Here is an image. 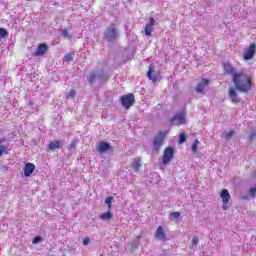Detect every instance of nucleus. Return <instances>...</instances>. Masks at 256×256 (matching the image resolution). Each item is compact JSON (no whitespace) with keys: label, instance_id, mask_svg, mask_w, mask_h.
I'll return each instance as SVG.
<instances>
[{"label":"nucleus","instance_id":"1","mask_svg":"<svg viewBox=\"0 0 256 256\" xmlns=\"http://www.w3.org/2000/svg\"><path fill=\"white\" fill-rule=\"evenodd\" d=\"M223 71L232 76V83L236 91L250 93L253 90V76L251 74L243 70L237 72V68L231 65V63H225L223 65Z\"/></svg>","mask_w":256,"mask_h":256},{"label":"nucleus","instance_id":"2","mask_svg":"<svg viewBox=\"0 0 256 256\" xmlns=\"http://www.w3.org/2000/svg\"><path fill=\"white\" fill-rule=\"evenodd\" d=\"M165 137H167V131L159 132L157 136L153 140L152 147L154 149V153H159L161 147L165 143Z\"/></svg>","mask_w":256,"mask_h":256},{"label":"nucleus","instance_id":"3","mask_svg":"<svg viewBox=\"0 0 256 256\" xmlns=\"http://www.w3.org/2000/svg\"><path fill=\"white\" fill-rule=\"evenodd\" d=\"M104 39L109 43L119 39V32L117 31V28L114 26H108L104 31Z\"/></svg>","mask_w":256,"mask_h":256},{"label":"nucleus","instance_id":"4","mask_svg":"<svg viewBox=\"0 0 256 256\" xmlns=\"http://www.w3.org/2000/svg\"><path fill=\"white\" fill-rule=\"evenodd\" d=\"M120 103L124 109H131L135 105V95L133 93H128L120 97Z\"/></svg>","mask_w":256,"mask_h":256},{"label":"nucleus","instance_id":"5","mask_svg":"<svg viewBox=\"0 0 256 256\" xmlns=\"http://www.w3.org/2000/svg\"><path fill=\"white\" fill-rule=\"evenodd\" d=\"M175 155V149L173 147H166L162 157L163 165H169Z\"/></svg>","mask_w":256,"mask_h":256},{"label":"nucleus","instance_id":"6","mask_svg":"<svg viewBox=\"0 0 256 256\" xmlns=\"http://www.w3.org/2000/svg\"><path fill=\"white\" fill-rule=\"evenodd\" d=\"M220 197L222 199V209L227 211L229 209V201L231 200V194H229V190L222 189L220 192Z\"/></svg>","mask_w":256,"mask_h":256},{"label":"nucleus","instance_id":"7","mask_svg":"<svg viewBox=\"0 0 256 256\" xmlns=\"http://www.w3.org/2000/svg\"><path fill=\"white\" fill-rule=\"evenodd\" d=\"M170 123H172V125H177L178 127L187 123L185 120V110H182L180 113H177L174 117H172L170 119Z\"/></svg>","mask_w":256,"mask_h":256},{"label":"nucleus","instance_id":"8","mask_svg":"<svg viewBox=\"0 0 256 256\" xmlns=\"http://www.w3.org/2000/svg\"><path fill=\"white\" fill-rule=\"evenodd\" d=\"M49 51V46L45 43H40L34 52V57H41Z\"/></svg>","mask_w":256,"mask_h":256},{"label":"nucleus","instance_id":"9","mask_svg":"<svg viewBox=\"0 0 256 256\" xmlns=\"http://www.w3.org/2000/svg\"><path fill=\"white\" fill-rule=\"evenodd\" d=\"M256 52V44L252 43L249 48L246 50V52L244 53V59L245 61H249L251 59H253V55H255Z\"/></svg>","mask_w":256,"mask_h":256},{"label":"nucleus","instance_id":"10","mask_svg":"<svg viewBox=\"0 0 256 256\" xmlns=\"http://www.w3.org/2000/svg\"><path fill=\"white\" fill-rule=\"evenodd\" d=\"M23 171L24 177H31L32 173L35 172V165L31 162H28L24 165Z\"/></svg>","mask_w":256,"mask_h":256},{"label":"nucleus","instance_id":"11","mask_svg":"<svg viewBox=\"0 0 256 256\" xmlns=\"http://www.w3.org/2000/svg\"><path fill=\"white\" fill-rule=\"evenodd\" d=\"M154 237L158 241H165V239H167V234L165 233V230L163 229V226H159L157 228Z\"/></svg>","mask_w":256,"mask_h":256},{"label":"nucleus","instance_id":"12","mask_svg":"<svg viewBox=\"0 0 256 256\" xmlns=\"http://www.w3.org/2000/svg\"><path fill=\"white\" fill-rule=\"evenodd\" d=\"M153 27H155V18L151 17L148 24L144 28L145 35L151 37V33H153Z\"/></svg>","mask_w":256,"mask_h":256},{"label":"nucleus","instance_id":"13","mask_svg":"<svg viewBox=\"0 0 256 256\" xmlns=\"http://www.w3.org/2000/svg\"><path fill=\"white\" fill-rule=\"evenodd\" d=\"M207 85H209V79L203 78L202 82L198 83L196 86L197 93H204L205 87H207Z\"/></svg>","mask_w":256,"mask_h":256},{"label":"nucleus","instance_id":"14","mask_svg":"<svg viewBox=\"0 0 256 256\" xmlns=\"http://www.w3.org/2000/svg\"><path fill=\"white\" fill-rule=\"evenodd\" d=\"M63 145L59 140H53L48 144L49 151H55L57 149H62Z\"/></svg>","mask_w":256,"mask_h":256},{"label":"nucleus","instance_id":"15","mask_svg":"<svg viewBox=\"0 0 256 256\" xmlns=\"http://www.w3.org/2000/svg\"><path fill=\"white\" fill-rule=\"evenodd\" d=\"M109 149H111V145L107 142L102 141L97 145V151H99V153H105L106 151H109Z\"/></svg>","mask_w":256,"mask_h":256},{"label":"nucleus","instance_id":"16","mask_svg":"<svg viewBox=\"0 0 256 256\" xmlns=\"http://www.w3.org/2000/svg\"><path fill=\"white\" fill-rule=\"evenodd\" d=\"M228 95L232 103H239V98L237 97V90H235V88H230L228 91Z\"/></svg>","mask_w":256,"mask_h":256},{"label":"nucleus","instance_id":"17","mask_svg":"<svg viewBox=\"0 0 256 256\" xmlns=\"http://www.w3.org/2000/svg\"><path fill=\"white\" fill-rule=\"evenodd\" d=\"M132 168L136 173H139V170L141 169V158L136 157L133 159Z\"/></svg>","mask_w":256,"mask_h":256},{"label":"nucleus","instance_id":"18","mask_svg":"<svg viewBox=\"0 0 256 256\" xmlns=\"http://www.w3.org/2000/svg\"><path fill=\"white\" fill-rule=\"evenodd\" d=\"M153 73H155V70H153V65L149 66L147 77L152 83H157V76H153Z\"/></svg>","mask_w":256,"mask_h":256},{"label":"nucleus","instance_id":"19","mask_svg":"<svg viewBox=\"0 0 256 256\" xmlns=\"http://www.w3.org/2000/svg\"><path fill=\"white\" fill-rule=\"evenodd\" d=\"M100 219L102 221H109V220L113 219V214L111 213V210H108L106 213H102L100 215Z\"/></svg>","mask_w":256,"mask_h":256},{"label":"nucleus","instance_id":"20","mask_svg":"<svg viewBox=\"0 0 256 256\" xmlns=\"http://www.w3.org/2000/svg\"><path fill=\"white\" fill-rule=\"evenodd\" d=\"M200 143H201V142H199L198 139H196V140L194 141V143L192 144V147H191L192 153H197V149H198Z\"/></svg>","mask_w":256,"mask_h":256},{"label":"nucleus","instance_id":"21","mask_svg":"<svg viewBox=\"0 0 256 256\" xmlns=\"http://www.w3.org/2000/svg\"><path fill=\"white\" fill-rule=\"evenodd\" d=\"M187 139V134L185 132H181L179 135L178 143H185Z\"/></svg>","mask_w":256,"mask_h":256},{"label":"nucleus","instance_id":"22","mask_svg":"<svg viewBox=\"0 0 256 256\" xmlns=\"http://www.w3.org/2000/svg\"><path fill=\"white\" fill-rule=\"evenodd\" d=\"M9 36V32H7V30L5 28H0V37L2 39H5V37Z\"/></svg>","mask_w":256,"mask_h":256},{"label":"nucleus","instance_id":"23","mask_svg":"<svg viewBox=\"0 0 256 256\" xmlns=\"http://www.w3.org/2000/svg\"><path fill=\"white\" fill-rule=\"evenodd\" d=\"M105 203L108 206V211H111V203H113V197L109 196L105 199Z\"/></svg>","mask_w":256,"mask_h":256},{"label":"nucleus","instance_id":"24","mask_svg":"<svg viewBox=\"0 0 256 256\" xmlns=\"http://www.w3.org/2000/svg\"><path fill=\"white\" fill-rule=\"evenodd\" d=\"M97 79V75L96 74H91L88 78V83L90 85H93V83H95V80Z\"/></svg>","mask_w":256,"mask_h":256},{"label":"nucleus","instance_id":"25","mask_svg":"<svg viewBox=\"0 0 256 256\" xmlns=\"http://www.w3.org/2000/svg\"><path fill=\"white\" fill-rule=\"evenodd\" d=\"M75 95H77V91L74 89L70 90L69 93L67 94L68 99H74Z\"/></svg>","mask_w":256,"mask_h":256},{"label":"nucleus","instance_id":"26","mask_svg":"<svg viewBox=\"0 0 256 256\" xmlns=\"http://www.w3.org/2000/svg\"><path fill=\"white\" fill-rule=\"evenodd\" d=\"M179 217H181V213H179V212H172L170 214L171 219H179Z\"/></svg>","mask_w":256,"mask_h":256},{"label":"nucleus","instance_id":"27","mask_svg":"<svg viewBox=\"0 0 256 256\" xmlns=\"http://www.w3.org/2000/svg\"><path fill=\"white\" fill-rule=\"evenodd\" d=\"M77 148V141H72L71 144L68 146V150L71 151Z\"/></svg>","mask_w":256,"mask_h":256},{"label":"nucleus","instance_id":"28","mask_svg":"<svg viewBox=\"0 0 256 256\" xmlns=\"http://www.w3.org/2000/svg\"><path fill=\"white\" fill-rule=\"evenodd\" d=\"M62 36L64 37V39H70L71 38V34H69L68 30H63L62 31Z\"/></svg>","mask_w":256,"mask_h":256},{"label":"nucleus","instance_id":"29","mask_svg":"<svg viewBox=\"0 0 256 256\" xmlns=\"http://www.w3.org/2000/svg\"><path fill=\"white\" fill-rule=\"evenodd\" d=\"M41 241H42L41 236H36V237L33 239L32 243H33L34 245H37V243H41Z\"/></svg>","mask_w":256,"mask_h":256},{"label":"nucleus","instance_id":"30","mask_svg":"<svg viewBox=\"0 0 256 256\" xmlns=\"http://www.w3.org/2000/svg\"><path fill=\"white\" fill-rule=\"evenodd\" d=\"M199 243V237L198 236H194L192 239V245L193 247L197 246Z\"/></svg>","mask_w":256,"mask_h":256},{"label":"nucleus","instance_id":"31","mask_svg":"<svg viewBox=\"0 0 256 256\" xmlns=\"http://www.w3.org/2000/svg\"><path fill=\"white\" fill-rule=\"evenodd\" d=\"M65 60H66L68 63H71V61H73V55H71V54H66V55H65Z\"/></svg>","mask_w":256,"mask_h":256},{"label":"nucleus","instance_id":"32","mask_svg":"<svg viewBox=\"0 0 256 256\" xmlns=\"http://www.w3.org/2000/svg\"><path fill=\"white\" fill-rule=\"evenodd\" d=\"M3 153H7V147L0 145V157L3 155Z\"/></svg>","mask_w":256,"mask_h":256},{"label":"nucleus","instance_id":"33","mask_svg":"<svg viewBox=\"0 0 256 256\" xmlns=\"http://www.w3.org/2000/svg\"><path fill=\"white\" fill-rule=\"evenodd\" d=\"M89 243H91V239H90L89 237H85V238L83 239V245H84V246H87V245H89Z\"/></svg>","mask_w":256,"mask_h":256},{"label":"nucleus","instance_id":"34","mask_svg":"<svg viewBox=\"0 0 256 256\" xmlns=\"http://www.w3.org/2000/svg\"><path fill=\"white\" fill-rule=\"evenodd\" d=\"M250 194H251L252 197H255V195H256V188L255 187L250 189Z\"/></svg>","mask_w":256,"mask_h":256},{"label":"nucleus","instance_id":"35","mask_svg":"<svg viewBox=\"0 0 256 256\" xmlns=\"http://www.w3.org/2000/svg\"><path fill=\"white\" fill-rule=\"evenodd\" d=\"M256 137V131L250 132L249 139H255Z\"/></svg>","mask_w":256,"mask_h":256},{"label":"nucleus","instance_id":"36","mask_svg":"<svg viewBox=\"0 0 256 256\" xmlns=\"http://www.w3.org/2000/svg\"><path fill=\"white\" fill-rule=\"evenodd\" d=\"M233 133H234L233 130L229 131V132L226 134L227 139L233 137Z\"/></svg>","mask_w":256,"mask_h":256}]
</instances>
